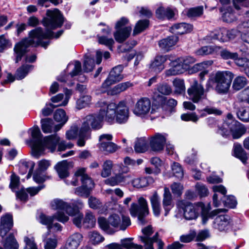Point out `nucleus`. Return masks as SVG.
<instances>
[{
	"label": "nucleus",
	"instance_id": "nucleus-1",
	"mask_svg": "<svg viewBox=\"0 0 249 249\" xmlns=\"http://www.w3.org/2000/svg\"><path fill=\"white\" fill-rule=\"evenodd\" d=\"M47 15L49 18H45L43 20V24L46 28L45 32H44L40 27L32 30L29 32L28 38L22 40L15 45L14 51L17 55L16 62L17 63L20 60L29 46L41 45L46 48L50 44V41H44V39H50L53 37L57 38L62 34L63 31H59L54 36V33L51 31L60 27L63 24V18L60 11L57 9L52 11L48 10Z\"/></svg>",
	"mask_w": 249,
	"mask_h": 249
},
{
	"label": "nucleus",
	"instance_id": "nucleus-2",
	"mask_svg": "<svg viewBox=\"0 0 249 249\" xmlns=\"http://www.w3.org/2000/svg\"><path fill=\"white\" fill-rule=\"evenodd\" d=\"M97 223L101 230L107 234H112L118 230H126L131 225V221L128 216L113 213L107 219L103 216L98 217Z\"/></svg>",
	"mask_w": 249,
	"mask_h": 249
},
{
	"label": "nucleus",
	"instance_id": "nucleus-3",
	"mask_svg": "<svg viewBox=\"0 0 249 249\" xmlns=\"http://www.w3.org/2000/svg\"><path fill=\"white\" fill-rule=\"evenodd\" d=\"M233 76V74L230 71H218L208 80L206 85V91L210 90L214 85V89L218 93H227Z\"/></svg>",
	"mask_w": 249,
	"mask_h": 249
},
{
	"label": "nucleus",
	"instance_id": "nucleus-4",
	"mask_svg": "<svg viewBox=\"0 0 249 249\" xmlns=\"http://www.w3.org/2000/svg\"><path fill=\"white\" fill-rule=\"evenodd\" d=\"M79 178H80L82 186L75 189V194L80 196L88 197L92 192L93 181L86 173L85 168H78L75 171L73 178L71 180L67 179L65 182L68 185L76 186L78 185Z\"/></svg>",
	"mask_w": 249,
	"mask_h": 249
},
{
	"label": "nucleus",
	"instance_id": "nucleus-5",
	"mask_svg": "<svg viewBox=\"0 0 249 249\" xmlns=\"http://www.w3.org/2000/svg\"><path fill=\"white\" fill-rule=\"evenodd\" d=\"M97 114L94 116V130L99 129L103 126V122L105 116L108 123H111L116 117L118 105L111 103L107 105L104 101L98 102L94 106Z\"/></svg>",
	"mask_w": 249,
	"mask_h": 249
},
{
	"label": "nucleus",
	"instance_id": "nucleus-6",
	"mask_svg": "<svg viewBox=\"0 0 249 249\" xmlns=\"http://www.w3.org/2000/svg\"><path fill=\"white\" fill-rule=\"evenodd\" d=\"M93 124V115H88L85 118L81 128L79 130L77 126H72L67 132L66 137L68 140H73L78 137L77 145L79 146H83L85 145V141L91 135V130L90 126H92Z\"/></svg>",
	"mask_w": 249,
	"mask_h": 249
},
{
	"label": "nucleus",
	"instance_id": "nucleus-7",
	"mask_svg": "<svg viewBox=\"0 0 249 249\" xmlns=\"http://www.w3.org/2000/svg\"><path fill=\"white\" fill-rule=\"evenodd\" d=\"M13 225V219L11 215L5 214L1 218L0 226V236L3 239L2 241L5 249H18V245L14 236L10 234L5 239L7 233L12 228Z\"/></svg>",
	"mask_w": 249,
	"mask_h": 249
},
{
	"label": "nucleus",
	"instance_id": "nucleus-8",
	"mask_svg": "<svg viewBox=\"0 0 249 249\" xmlns=\"http://www.w3.org/2000/svg\"><path fill=\"white\" fill-rule=\"evenodd\" d=\"M129 212L132 216L137 217L141 223L144 224L145 223L144 218L149 213L148 202L146 199L142 196L139 197L138 198L137 203L131 204Z\"/></svg>",
	"mask_w": 249,
	"mask_h": 249
},
{
	"label": "nucleus",
	"instance_id": "nucleus-9",
	"mask_svg": "<svg viewBox=\"0 0 249 249\" xmlns=\"http://www.w3.org/2000/svg\"><path fill=\"white\" fill-rule=\"evenodd\" d=\"M187 94L189 100L194 103H198L207 98L205 90L202 84L196 80H194L187 89Z\"/></svg>",
	"mask_w": 249,
	"mask_h": 249
},
{
	"label": "nucleus",
	"instance_id": "nucleus-10",
	"mask_svg": "<svg viewBox=\"0 0 249 249\" xmlns=\"http://www.w3.org/2000/svg\"><path fill=\"white\" fill-rule=\"evenodd\" d=\"M227 126L231 132L233 139H237L244 135L247 129L245 125L236 120L233 115L229 113L224 123V126Z\"/></svg>",
	"mask_w": 249,
	"mask_h": 249
},
{
	"label": "nucleus",
	"instance_id": "nucleus-11",
	"mask_svg": "<svg viewBox=\"0 0 249 249\" xmlns=\"http://www.w3.org/2000/svg\"><path fill=\"white\" fill-rule=\"evenodd\" d=\"M178 207L183 212V217L187 220L196 219L200 213L199 206L196 204L181 200L178 202Z\"/></svg>",
	"mask_w": 249,
	"mask_h": 249
},
{
	"label": "nucleus",
	"instance_id": "nucleus-12",
	"mask_svg": "<svg viewBox=\"0 0 249 249\" xmlns=\"http://www.w3.org/2000/svg\"><path fill=\"white\" fill-rule=\"evenodd\" d=\"M30 131L33 142L32 146V154L35 157H38L44 152L42 135L37 126L31 128Z\"/></svg>",
	"mask_w": 249,
	"mask_h": 249
},
{
	"label": "nucleus",
	"instance_id": "nucleus-13",
	"mask_svg": "<svg viewBox=\"0 0 249 249\" xmlns=\"http://www.w3.org/2000/svg\"><path fill=\"white\" fill-rule=\"evenodd\" d=\"M128 172L129 168L127 166L122 165L118 174L107 178L105 180V182L106 184L114 186L128 182L132 178L131 176L130 175H124V174Z\"/></svg>",
	"mask_w": 249,
	"mask_h": 249
},
{
	"label": "nucleus",
	"instance_id": "nucleus-14",
	"mask_svg": "<svg viewBox=\"0 0 249 249\" xmlns=\"http://www.w3.org/2000/svg\"><path fill=\"white\" fill-rule=\"evenodd\" d=\"M112 138L110 134H103L99 137L97 145L100 151L107 154L113 153L119 148L116 144L111 142Z\"/></svg>",
	"mask_w": 249,
	"mask_h": 249
},
{
	"label": "nucleus",
	"instance_id": "nucleus-15",
	"mask_svg": "<svg viewBox=\"0 0 249 249\" xmlns=\"http://www.w3.org/2000/svg\"><path fill=\"white\" fill-rule=\"evenodd\" d=\"M72 221L73 224L79 228L83 227L89 229L93 227V215L89 211L86 212L84 217L82 213L78 214L73 217Z\"/></svg>",
	"mask_w": 249,
	"mask_h": 249
},
{
	"label": "nucleus",
	"instance_id": "nucleus-16",
	"mask_svg": "<svg viewBox=\"0 0 249 249\" xmlns=\"http://www.w3.org/2000/svg\"><path fill=\"white\" fill-rule=\"evenodd\" d=\"M124 67L123 65H119L113 67L110 71L106 80L103 83V86L107 88L110 85L119 82L124 78L122 74Z\"/></svg>",
	"mask_w": 249,
	"mask_h": 249
},
{
	"label": "nucleus",
	"instance_id": "nucleus-17",
	"mask_svg": "<svg viewBox=\"0 0 249 249\" xmlns=\"http://www.w3.org/2000/svg\"><path fill=\"white\" fill-rule=\"evenodd\" d=\"M143 236L139 237V240L144 244V249H154L153 244L157 241L159 233L157 232L152 237L150 236L153 234V231L151 226H148L142 230Z\"/></svg>",
	"mask_w": 249,
	"mask_h": 249
},
{
	"label": "nucleus",
	"instance_id": "nucleus-18",
	"mask_svg": "<svg viewBox=\"0 0 249 249\" xmlns=\"http://www.w3.org/2000/svg\"><path fill=\"white\" fill-rule=\"evenodd\" d=\"M151 107L150 99L147 97H142L136 103L133 112L136 115L143 117L149 112Z\"/></svg>",
	"mask_w": 249,
	"mask_h": 249
},
{
	"label": "nucleus",
	"instance_id": "nucleus-19",
	"mask_svg": "<svg viewBox=\"0 0 249 249\" xmlns=\"http://www.w3.org/2000/svg\"><path fill=\"white\" fill-rule=\"evenodd\" d=\"M51 206L53 209L57 210L55 214L56 218L58 221L65 223L69 220V216L63 213L65 207L67 206V202L61 199H55L51 202Z\"/></svg>",
	"mask_w": 249,
	"mask_h": 249
},
{
	"label": "nucleus",
	"instance_id": "nucleus-20",
	"mask_svg": "<svg viewBox=\"0 0 249 249\" xmlns=\"http://www.w3.org/2000/svg\"><path fill=\"white\" fill-rule=\"evenodd\" d=\"M231 218L226 214H220L215 217L213 222V227L220 231H226L231 227Z\"/></svg>",
	"mask_w": 249,
	"mask_h": 249
},
{
	"label": "nucleus",
	"instance_id": "nucleus-21",
	"mask_svg": "<svg viewBox=\"0 0 249 249\" xmlns=\"http://www.w3.org/2000/svg\"><path fill=\"white\" fill-rule=\"evenodd\" d=\"M54 219H56L55 214L53 216H48L44 214H40L39 216V222L47 227L49 231L47 233V235L49 234V232L51 230L54 231L61 230L62 227L59 223H53Z\"/></svg>",
	"mask_w": 249,
	"mask_h": 249
},
{
	"label": "nucleus",
	"instance_id": "nucleus-22",
	"mask_svg": "<svg viewBox=\"0 0 249 249\" xmlns=\"http://www.w3.org/2000/svg\"><path fill=\"white\" fill-rule=\"evenodd\" d=\"M226 34V29L219 28L210 32L206 36L204 39L208 42H212L214 40H218L222 42H227L228 38Z\"/></svg>",
	"mask_w": 249,
	"mask_h": 249
},
{
	"label": "nucleus",
	"instance_id": "nucleus-23",
	"mask_svg": "<svg viewBox=\"0 0 249 249\" xmlns=\"http://www.w3.org/2000/svg\"><path fill=\"white\" fill-rule=\"evenodd\" d=\"M165 142V137L162 134L157 133L151 137L150 146L154 151H160L163 149Z\"/></svg>",
	"mask_w": 249,
	"mask_h": 249
},
{
	"label": "nucleus",
	"instance_id": "nucleus-24",
	"mask_svg": "<svg viewBox=\"0 0 249 249\" xmlns=\"http://www.w3.org/2000/svg\"><path fill=\"white\" fill-rule=\"evenodd\" d=\"M166 55H158L149 65V69L151 71L156 73H160L164 68V63L166 61Z\"/></svg>",
	"mask_w": 249,
	"mask_h": 249
},
{
	"label": "nucleus",
	"instance_id": "nucleus-25",
	"mask_svg": "<svg viewBox=\"0 0 249 249\" xmlns=\"http://www.w3.org/2000/svg\"><path fill=\"white\" fill-rule=\"evenodd\" d=\"M35 165V163L33 161L26 159L21 160L18 164L20 174L24 175L28 172L27 175V179L31 177Z\"/></svg>",
	"mask_w": 249,
	"mask_h": 249
},
{
	"label": "nucleus",
	"instance_id": "nucleus-26",
	"mask_svg": "<svg viewBox=\"0 0 249 249\" xmlns=\"http://www.w3.org/2000/svg\"><path fill=\"white\" fill-rule=\"evenodd\" d=\"M60 141V138L57 134L51 135L43 138V145L44 148L48 149L51 152H54L56 146Z\"/></svg>",
	"mask_w": 249,
	"mask_h": 249
},
{
	"label": "nucleus",
	"instance_id": "nucleus-27",
	"mask_svg": "<svg viewBox=\"0 0 249 249\" xmlns=\"http://www.w3.org/2000/svg\"><path fill=\"white\" fill-rule=\"evenodd\" d=\"M170 66L171 68L165 71L166 76L179 74L186 70L183 64L179 61V58L171 62Z\"/></svg>",
	"mask_w": 249,
	"mask_h": 249
},
{
	"label": "nucleus",
	"instance_id": "nucleus-28",
	"mask_svg": "<svg viewBox=\"0 0 249 249\" xmlns=\"http://www.w3.org/2000/svg\"><path fill=\"white\" fill-rule=\"evenodd\" d=\"M178 40V38L176 36H169L159 41L160 48L163 51L168 52L175 46Z\"/></svg>",
	"mask_w": 249,
	"mask_h": 249
},
{
	"label": "nucleus",
	"instance_id": "nucleus-29",
	"mask_svg": "<svg viewBox=\"0 0 249 249\" xmlns=\"http://www.w3.org/2000/svg\"><path fill=\"white\" fill-rule=\"evenodd\" d=\"M128 118V109L124 101L118 104V110L116 114V121L120 123H125Z\"/></svg>",
	"mask_w": 249,
	"mask_h": 249
},
{
	"label": "nucleus",
	"instance_id": "nucleus-30",
	"mask_svg": "<svg viewBox=\"0 0 249 249\" xmlns=\"http://www.w3.org/2000/svg\"><path fill=\"white\" fill-rule=\"evenodd\" d=\"M114 36L117 42L122 43L124 41L130 36L132 28L130 26H127L122 29H115Z\"/></svg>",
	"mask_w": 249,
	"mask_h": 249
},
{
	"label": "nucleus",
	"instance_id": "nucleus-31",
	"mask_svg": "<svg viewBox=\"0 0 249 249\" xmlns=\"http://www.w3.org/2000/svg\"><path fill=\"white\" fill-rule=\"evenodd\" d=\"M173 33L183 35L190 33L193 29L192 25L184 22L174 24L171 28Z\"/></svg>",
	"mask_w": 249,
	"mask_h": 249
},
{
	"label": "nucleus",
	"instance_id": "nucleus-32",
	"mask_svg": "<svg viewBox=\"0 0 249 249\" xmlns=\"http://www.w3.org/2000/svg\"><path fill=\"white\" fill-rule=\"evenodd\" d=\"M41 123L42 130L45 133L56 132L61 128V125H54L53 121L50 119H42Z\"/></svg>",
	"mask_w": 249,
	"mask_h": 249
},
{
	"label": "nucleus",
	"instance_id": "nucleus-33",
	"mask_svg": "<svg viewBox=\"0 0 249 249\" xmlns=\"http://www.w3.org/2000/svg\"><path fill=\"white\" fill-rule=\"evenodd\" d=\"M83 236L79 233L71 235L68 239L65 249H77L82 241Z\"/></svg>",
	"mask_w": 249,
	"mask_h": 249
},
{
	"label": "nucleus",
	"instance_id": "nucleus-34",
	"mask_svg": "<svg viewBox=\"0 0 249 249\" xmlns=\"http://www.w3.org/2000/svg\"><path fill=\"white\" fill-rule=\"evenodd\" d=\"M83 207L82 202L78 200L73 202L71 204L67 203V206L65 207L64 211L69 216L75 217L79 213V209Z\"/></svg>",
	"mask_w": 249,
	"mask_h": 249
},
{
	"label": "nucleus",
	"instance_id": "nucleus-35",
	"mask_svg": "<svg viewBox=\"0 0 249 249\" xmlns=\"http://www.w3.org/2000/svg\"><path fill=\"white\" fill-rule=\"evenodd\" d=\"M162 205L165 212L164 215L166 216L172 207V196L167 187L164 188Z\"/></svg>",
	"mask_w": 249,
	"mask_h": 249
},
{
	"label": "nucleus",
	"instance_id": "nucleus-36",
	"mask_svg": "<svg viewBox=\"0 0 249 249\" xmlns=\"http://www.w3.org/2000/svg\"><path fill=\"white\" fill-rule=\"evenodd\" d=\"M153 213L155 216L159 217L160 214L161 207L160 197L157 192H154L149 198Z\"/></svg>",
	"mask_w": 249,
	"mask_h": 249
},
{
	"label": "nucleus",
	"instance_id": "nucleus-37",
	"mask_svg": "<svg viewBox=\"0 0 249 249\" xmlns=\"http://www.w3.org/2000/svg\"><path fill=\"white\" fill-rule=\"evenodd\" d=\"M156 14L157 17L159 19L167 18L170 19L174 18L175 12L173 9L170 7H160L156 10Z\"/></svg>",
	"mask_w": 249,
	"mask_h": 249
},
{
	"label": "nucleus",
	"instance_id": "nucleus-38",
	"mask_svg": "<svg viewBox=\"0 0 249 249\" xmlns=\"http://www.w3.org/2000/svg\"><path fill=\"white\" fill-rule=\"evenodd\" d=\"M68 167L69 165L66 160H63L56 165L55 169L60 178H63L69 176Z\"/></svg>",
	"mask_w": 249,
	"mask_h": 249
},
{
	"label": "nucleus",
	"instance_id": "nucleus-39",
	"mask_svg": "<svg viewBox=\"0 0 249 249\" xmlns=\"http://www.w3.org/2000/svg\"><path fill=\"white\" fill-rule=\"evenodd\" d=\"M213 189V192H215V194L213 195V204L215 207H218L221 204V201L218 200V196L216 193H220L224 196H225L227 193V190L226 188L222 185L214 186Z\"/></svg>",
	"mask_w": 249,
	"mask_h": 249
},
{
	"label": "nucleus",
	"instance_id": "nucleus-40",
	"mask_svg": "<svg viewBox=\"0 0 249 249\" xmlns=\"http://www.w3.org/2000/svg\"><path fill=\"white\" fill-rule=\"evenodd\" d=\"M236 115L241 121L245 123L249 122V107H243L237 108Z\"/></svg>",
	"mask_w": 249,
	"mask_h": 249
},
{
	"label": "nucleus",
	"instance_id": "nucleus-41",
	"mask_svg": "<svg viewBox=\"0 0 249 249\" xmlns=\"http://www.w3.org/2000/svg\"><path fill=\"white\" fill-rule=\"evenodd\" d=\"M53 118L55 121L60 123L59 125H61V127L66 123L68 118L65 110L63 109H56L54 113Z\"/></svg>",
	"mask_w": 249,
	"mask_h": 249
},
{
	"label": "nucleus",
	"instance_id": "nucleus-42",
	"mask_svg": "<svg viewBox=\"0 0 249 249\" xmlns=\"http://www.w3.org/2000/svg\"><path fill=\"white\" fill-rule=\"evenodd\" d=\"M172 83L176 93L182 94L185 93V86L183 79L176 78L173 81Z\"/></svg>",
	"mask_w": 249,
	"mask_h": 249
},
{
	"label": "nucleus",
	"instance_id": "nucleus-43",
	"mask_svg": "<svg viewBox=\"0 0 249 249\" xmlns=\"http://www.w3.org/2000/svg\"><path fill=\"white\" fill-rule=\"evenodd\" d=\"M234 153L236 157L239 159L244 164L248 160V157L246 151L243 149L241 145L236 144L234 146Z\"/></svg>",
	"mask_w": 249,
	"mask_h": 249
},
{
	"label": "nucleus",
	"instance_id": "nucleus-44",
	"mask_svg": "<svg viewBox=\"0 0 249 249\" xmlns=\"http://www.w3.org/2000/svg\"><path fill=\"white\" fill-rule=\"evenodd\" d=\"M147 149L148 144L145 139L141 138L137 140L134 146V149L136 153H144Z\"/></svg>",
	"mask_w": 249,
	"mask_h": 249
},
{
	"label": "nucleus",
	"instance_id": "nucleus-45",
	"mask_svg": "<svg viewBox=\"0 0 249 249\" xmlns=\"http://www.w3.org/2000/svg\"><path fill=\"white\" fill-rule=\"evenodd\" d=\"M247 84V79L244 76H239L233 80L232 87L235 90L242 89Z\"/></svg>",
	"mask_w": 249,
	"mask_h": 249
},
{
	"label": "nucleus",
	"instance_id": "nucleus-46",
	"mask_svg": "<svg viewBox=\"0 0 249 249\" xmlns=\"http://www.w3.org/2000/svg\"><path fill=\"white\" fill-rule=\"evenodd\" d=\"M149 24L148 19L140 20L136 24L133 30V35H136L146 30Z\"/></svg>",
	"mask_w": 249,
	"mask_h": 249
},
{
	"label": "nucleus",
	"instance_id": "nucleus-47",
	"mask_svg": "<svg viewBox=\"0 0 249 249\" xmlns=\"http://www.w3.org/2000/svg\"><path fill=\"white\" fill-rule=\"evenodd\" d=\"M133 84L129 82H125L120 83L114 86L111 89V94L113 95L118 94L125 91L128 88L132 87Z\"/></svg>",
	"mask_w": 249,
	"mask_h": 249
},
{
	"label": "nucleus",
	"instance_id": "nucleus-48",
	"mask_svg": "<svg viewBox=\"0 0 249 249\" xmlns=\"http://www.w3.org/2000/svg\"><path fill=\"white\" fill-rule=\"evenodd\" d=\"M92 100V97L89 95H83L80 97V98L76 102V107L81 109L88 107L91 103Z\"/></svg>",
	"mask_w": 249,
	"mask_h": 249
},
{
	"label": "nucleus",
	"instance_id": "nucleus-49",
	"mask_svg": "<svg viewBox=\"0 0 249 249\" xmlns=\"http://www.w3.org/2000/svg\"><path fill=\"white\" fill-rule=\"evenodd\" d=\"M33 66L31 65H23L20 67L17 71L16 77L17 79H22L24 78L27 73L32 70Z\"/></svg>",
	"mask_w": 249,
	"mask_h": 249
},
{
	"label": "nucleus",
	"instance_id": "nucleus-50",
	"mask_svg": "<svg viewBox=\"0 0 249 249\" xmlns=\"http://www.w3.org/2000/svg\"><path fill=\"white\" fill-rule=\"evenodd\" d=\"M222 19L224 22L227 23H231L236 20L232 8L229 7L227 8L226 11L223 14Z\"/></svg>",
	"mask_w": 249,
	"mask_h": 249
},
{
	"label": "nucleus",
	"instance_id": "nucleus-51",
	"mask_svg": "<svg viewBox=\"0 0 249 249\" xmlns=\"http://www.w3.org/2000/svg\"><path fill=\"white\" fill-rule=\"evenodd\" d=\"M133 238H125L122 240V246L126 249H143L142 245L134 244L132 242Z\"/></svg>",
	"mask_w": 249,
	"mask_h": 249
},
{
	"label": "nucleus",
	"instance_id": "nucleus-52",
	"mask_svg": "<svg viewBox=\"0 0 249 249\" xmlns=\"http://www.w3.org/2000/svg\"><path fill=\"white\" fill-rule=\"evenodd\" d=\"M113 167V162L111 160H106L103 164V170L101 175L104 178L108 177L111 175Z\"/></svg>",
	"mask_w": 249,
	"mask_h": 249
},
{
	"label": "nucleus",
	"instance_id": "nucleus-53",
	"mask_svg": "<svg viewBox=\"0 0 249 249\" xmlns=\"http://www.w3.org/2000/svg\"><path fill=\"white\" fill-rule=\"evenodd\" d=\"M225 209H217L212 211L210 213H205L203 211L201 214L202 223L205 224L209 218H213L214 216L216 215L220 212H225Z\"/></svg>",
	"mask_w": 249,
	"mask_h": 249
},
{
	"label": "nucleus",
	"instance_id": "nucleus-54",
	"mask_svg": "<svg viewBox=\"0 0 249 249\" xmlns=\"http://www.w3.org/2000/svg\"><path fill=\"white\" fill-rule=\"evenodd\" d=\"M47 235L45 237L43 236V241L44 242L45 249H55L57 246V240L55 237H47Z\"/></svg>",
	"mask_w": 249,
	"mask_h": 249
},
{
	"label": "nucleus",
	"instance_id": "nucleus-55",
	"mask_svg": "<svg viewBox=\"0 0 249 249\" xmlns=\"http://www.w3.org/2000/svg\"><path fill=\"white\" fill-rule=\"evenodd\" d=\"M203 13V6H199L190 8L187 12V15L189 18L200 17Z\"/></svg>",
	"mask_w": 249,
	"mask_h": 249
},
{
	"label": "nucleus",
	"instance_id": "nucleus-56",
	"mask_svg": "<svg viewBox=\"0 0 249 249\" xmlns=\"http://www.w3.org/2000/svg\"><path fill=\"white\" fill-rule=\"evenodd\" d=\"M157 90L162 95H169L172 92L171 87L166 83H160L157 86Z\"/></svg>",
	"mask_w": 249,
	"mask_h": 249
},
{
	"label": "nucleus",
	"instance_id": "nucleus-57",
	"mask_svg": "<svg viewBox=\"0 0 249 249\" xmlns=\"http://www.w3.org/2000/svg\"><path fill=\"white\" fill-rule=\"evenodd\" d=\"M93 59L91 55L86 54L85 56V60L83 65V69L85 72L91 71L93 69Z\"/></svg>",
	"mask_w": 249,
	"mask_h": 249
},
{
	"label": "nucleus",
	"instance_id": "nucleus-58",
	"mask_svg": "<svg viewBox=\"0 0 249 249\" xmlns=\"http://www.w3.org/2000/svg\"><path fill=\"white\" fill-rule=\"evenodd\" d=\"M97 37L100 44L104 45L107 47L110 50H112L113 45L114 44V41L112 38H108L104 36H97Z\"/></svg>",
	"mask_w": 249,
	"mask_h": 249
},
{
	"label": "nucleus",
	"instance_id": "nucleus-59",
	"mask_svg": "<svg viewBox=\"0 0 249 249\" xmlns=\"http://www.w3.org/2000/svg\"><path fill=\"white\" fill-rule=\"evenodd\" d=\"M172 170L174 176L179 179L183 178L184 173L181 166L177 162H174L172 165Z\"/></svg>",
	"mask_w": 249,
	"mask_h": 249
},
{
	"label": "nucleus",
	"instance_id": "nucleus-60",
	"mask_svg": "<svg viewBox=\"0 0 249 249\" xmlns=\"http://www.w3.org/2000/svg\"><path fill=\"white\" fill-rule=\"evenodd\" d=\"M223 198L225 199H222V201L225 206L231 208H234L236 206L237 201L233 196H223Z\"/></svg>",
	"mask_w": 249,
	"mask_h": 249
},
{
	"label": "nucleus",
	"instance_id": "nucleus-61",
	"mask_svg": "<svg viewBox=\"0 0 249 249\" xmlns=\"http://www.w3.org/2000/svg\"><path fill=\"white\" fill-rule=\"evenodd\" d=\"M220 56L225 60L236 59L238 56L237 53H232L226 49H222L220 52Z\"/></svg>",
	"mask_w": 249,
	"mask_h": 249
},
{
	"label": "nucleus",
	"instance_id": "nucleus-62",
	"mask_svg": "<svg viewBox=\"0 0 249 249\" xmlns=\"http://www.w3.org/2000/svg\"><path fill=\"white\" fill-rule=\"evenodd\" d=\"M215 51L214 48L213 46H203L198 49L196 53L198 55H207L212 54Z\"/></svg>",
	"mask_w": 249,
	"mask_h": 249
},
{
	"label": "nucleus",
	"instance_id": "nucleus-63",
	"mask_svg": "<svg viewBox=\"0 0 249 249\" xmlns=\"http://www.w3.org/2000/svg\"><path fill=\"white\" fill-rule=\"evenodd\" d=\"M196 191L200 197H205L209 193V191L206 186L199 182H197L195 186Z\"/></svg>",
	"mask_w": 249,
	"mask_h": 249
},
{
	"label": "nucleus",
	"instance_id": "nucleus-64",
	"mask_svg": "<svg viewBox=\"0 0 249 249\" xmlns=\"http://www.w3.org/2000/svg\"><path fill=\"white\" fill-rule=\"evenodd\" d=\"M238 98L240 102L249 104V86L247 87L238 94Z\"/></svg>",
	"mask_w": 249,
	"mask_h": 249
}]
</instances>
